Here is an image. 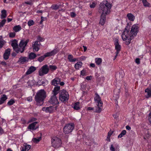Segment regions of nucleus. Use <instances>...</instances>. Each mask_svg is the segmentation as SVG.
I'll use <instances>...</instances> for the list:
<instances>
[{
	"mask_svg": "<svg viewBox=\"0 0 151 151\" xmlns=\"http://www.w3.org/2000/svg\"><path fill=\"white\" fill-rule=\"evenodd\" d=\"M29 41V39H27L26 40H21L19 44V48L18 47L17 41L16 40H14L12 41L11 45L17 52L22 53L24 51L25 47Z\"/></svg>",
	"mask_w": 151,
	"mask_h": 151,
	"instance_id": "2",
	"label": "nucleus"
},
{
	"mask_svg": "<svg viewBox=\"0 0 151 151\" xmlns=\"http://www.w3.org/2000/svg\"><path fill=\"white\" fill-rule=\"evenodd\" d=\"M52 146L55 148L60 147L61 145V140L57 137H53L51 140Z\"/></svg>",
	"mask_w": 151,
	"mask_h": 151,
	"instance_id": "6",
	"label": "nucleus"
},
{
	"mask_svg": "<svg viewBox=\"0 0 151 151\" xmlns=\"http://www.w3.org/2000/svg\"><path fill=\"white\" fill-rule=\"evenodd\" d=\"M49 69L47 65H43L39 70L38 72L39 75L42 76L47 74L49 72Z\"/></svg>",
	"mask_w": 151,
	"mask_h": 151,
	"instance_id": "9",
	"label": "nucleus"
},
{
	"mask_svg": "<svg viewBox=\"0 0 151 151\" xmlns=\"http://www.w3.org/2000/svg\"><path fill=\"white\" fill-rule=\"evenodd\" d=\"M148 119L150 123L151 124V111L150 113L149 114Z\"/></svg>",
	"mask_w": 151,
	"mask_h": 151,
	"instance_id": "53",
	"label": "nucleus"
},
{
	"mask_svg": "<svg viewBox=\"0 0 151 151\" xmlns=\"http://www.w3.org/2000/svg\"><path fill=\"white\" fill-rule=\"evenodd\" d=\"M7 99V96L6 95L3 94L2 95L0 99V105L4 103Z\"/></svg>",
	"mask_w": 151,
	"mask_h": 151,
	"instance_id": "23",
	"label": "nucleus"
},
{
	"mask_svg": "<svg viewBox=\"0 0 151 151\" xmlns=\"http://www.w3.org/2000/svg\"><path fill=\"white\" fill-rule=\"evenodd\" d=\"M49 102L53 105H55L59 104V102L56 96L53 95L51 97L49 101Z\"/></svg>",
	"mask_w": 151,
	"mask_h": 151,
	"instance_id": "11",
	"label": "nucleus"
},
{
	"mask_svg": "<svg viewBox=\"0 0 151 151\" xmlns=\"http://www.w3.org/2000/svg\"><path fill=\"white\" fill-rule=\"evenodd\" d=\"M142 2L144 6L145 7H149L150 4L147 0H142Z\"/></svg>",
	"mask_w": 151,
	"mask_h": 151,
	"instance_id": "35",
	"label": "nucleus"
},
{
	"mask_svg": "<svg viewBox=\"0 0 151 151\" xmlns=\"http://www.w3.org/2000/svg\"><path fill=\"white\" fill-rule=\"evenodd\" d=\"M5 43V42L3 39L2 36H0V49L2 47Z\"/></svg>",
	"mask_w": 151,
	"mask_h": 151,
	"instance_id": "31",
	"label": "nucleus"
},
{
	"mask_svg": "<svg viewBox=\"0 0 151 151\" xmlns=\"http://www.w3.org/2000/svg\"><path fill=\"white\" fill-rule=\"evenodd\" d=\"M60 89V86H56L55 87L53 91V95L56 96L58 93Z\"/></svg>",
	"mask_w": 151,
	"mask_h": 151,
	"instance_id": "24",
	"label": "nucleus"
},
{
	"mask_svg": "<svg viewBox=\"0 0 151 151\" xmlns=\"http://www.w3.org/2000/svg\"><path fill=\"white\" fill-rule=\"evenodd\" d=\"M28 58H27L25 57H21L19 58V60L18 61V62L20 63L23 64L25 62L28 61Z\"/></svg>",
	"mask_w": 151,
	"mask_h": 151,
	"instance_id": "21",
	"label": "nucleus"
},
{
	"mask_svg": "<svg viewBox=\"0 0 151 151\" xmlns=\"http://www.w3.org/2000/svg\"><path fill=\"white\" fill-rule=\"evenodd\" d=\"M21 29V27L20 25L15 26L13 28V30L15 32H19Z\"/></svg>",
	"mask_w": 151,
	"mask_h": 151,
	"instance_id": "27",
	"label": "nucleus"
},
{
	"mask_svg": "<svg viewBox=\"0 0 151 151\" xmlns=\"http://www.w3.org/2000/svg\"><path fill=\"white\" fill-rule=\"evenodd\" d=\"M111 7V4L108 3L107 1H104L101 3L100 4L99 12H102L101 15L106 16L110 12V9Z\"/></svg>",
	"mask_w": 151,
	"mask_h": 151,
	"instance_id": "3",
	"label": "nucleus"
},
{
	"mask_svg": "<svg viewBox=\"0 0 151 151\" xmlns=\"http://www.w3.org/2000/svg\"><path fill=\"white\" fill-rule=\"evenodd\" d=\"M105 16H106L104 15L102 16V15L101 16L99 24L101 25H104L105 23L106 20V17Z\"/></svg>",
	"mask_w": 151,
	"mask_h": 151,
	"instance_id": "20",
	"label": "nucleus"
},
{
	"mask_svg": "<svg viewBox=\"0 0 151 151\" xmlns=\"http://www.w3.org/2000/svg\"><path fill=\"white\" fill-rule=\"evenodd\" d=\"M86 57L85 56H81L80 58V59L81 60H86Z\"/></svg>",
	"mask_w": 151,
	"mask_h": 151,
	"instance_id": "56",
	"label": "nucleus"
},
{
	"mask_svg": "<svg viewBox=\"0 0 151 151\" xmlns=\"http://www.w3.org/2000/svg\"><path fill=\"white\" fill-rule=\"evenodd\" d=\"M115 48L116 50V52H117V54H119L120 51L121 49V46L119 44L115 45Z\"/></svg>",
	"mask_w": 151,
	"mask_h": 151,
	"instance_id": "29",
	"label": "nucleus"
},
{
	"mask_svg": "<svg viewBox=\"0 0 151 151\" xmlns=\"http://www.w3.org/2000/svg\"><path fill=\"white\" fill-rule=\"evenodd\" d=\"M46 97V93L43 89L39 90L35 96V100L37 105L41 106L43 104L44 100Z\"/></svg>",
	"mask_w": 151,
	"mask_h": 151,
	"instance_id": "4",
	"label": "nucleus"
},
{
	"mask_svg": "<svg viewBox=\"0 0 151 151\" xmlns=\"http://www.w3.org/2000/svg\"><path fill=\"white\" fill-rule=\"evenodd\" d=\"M15 33L14 32H10L9 33V37H14L15 36Z\"/></svg>",
	"mask_w": 151,
	"mask_h": 151,
	"instance_id": "47",
	"label": "nucleus"
},
{
	"mask_svg": "<svg viewBox=\"0 0 151 151\" xmlns=\"http://www.w3.org/2000/svg\"><path fill=\"white\" fill-rule=\"evenodd\" d=\"M73 108L76 110L79 109H80L79 103L77 102L75 103L74 105Z\"/></svg>",
	"mask_w": 151,
	"mask_h": 151,
	"instance_id": "34",
	"label": "nucleus"
},
{
	"mask_svg": "<svg viewBox=\"0 0 151 151\" xmlns=\"http://www.w3.org/2000/svg\"><path fill=\"white\" fill-rule=\"evenodd\" d=\"M69 98V95L68 92L64 90L61 91L59 96V99L61 101H66L68 100Z\"/></svg>",
	"mask_w": 151,
	"mask_h": 151,
	"instance_id": "7",
	"label": "nucleus"
},
{
	"mask_svg": "<svg viewBox=\"0 0 151 151\" xmlns=\"http://www.w3.org/2000/svg\"><path fill=\"white\" fill-rule=\"evenodd\" d=\"M36 68L33 66H31L30 67L28 70L26 72V74L27 75H29L34 71H35L36 70Z\"/></svg>",
	"mask_w": 151,
	"mask_h": 151,
	"instance_id": "18",
	"label": "nucleus"
},
{
	"mask_svg": "<svg viewBox=\"0 0 151 151\" xmlns=\"http://www.w3.org/2000/svg\"><path fill=\"white\" fill-rule=\"evenodd\" d=\"M83 63L81 62H78L76 63L75 65V68L77 70L79 69L81 67Z\"/></svg>",
	"mask_w": 151,
	"mask_h": 151,
	"instance_id": "28",
	"label": "nucleus"
},
{
	"mask_svg": "<svg viewBox=\"0 0 151 151\" xmlns=\"http://www.w3.org/2000/svg\"><path fill=\"white\" fill-rule=\"evenodd\" d=\"M126 129L128 130H130L131 129V128L129 126H127L126 127Z\"/></svg>",
	"mask_w": 151,
	"mask_h": 151,
	"instance_id": "60",
	"label": "nucleus"
},
{
	"mask_svg": "<svg viewBox=\"0 0 151 151\" xmlns=\"http://www.w3.org/2000/svg\"><path fill=\"white\" fill-rule=\"evenodd\" d=\"M31 147V145L27 144H24L20 148L21 151H28Z\"/></svg>",
	"mask_w": 151,
	"mask_h": 151,
	"instance_id": "14",
	"label": "nucleus"
},
{
	"mask_svg": "<svg viewBox=\"0 0 151 151\" xmlns=\"http://www.w3.org/2000/svg\"><path fill=\"white\" fill-rule=\"evenodd\" d=\"M74 127V125L73 124H67L63 128V132L65 134H68L72 132Z\"/></svg>",
	"mask_w": 151,
	"mask_h": 151,
	"instance_id": "8",
	"label": "nucleus"
},
{
	"mask_svg": "<svg viewBox=\"0 0 151 151\" xmlns=\"http://www.w3.org/2000/svg\"><path fill=\"white\" fill-rule=\"evenodd\" d=\"M60 81V78H56L52 80V83L53 85L56 86L59 83Z\"/></svg>",
	"mask_w": 151,
	"mask_h": 151,
	"instance_id": "19",
	"label": "nucleus"
},
{
	"mask_svg": "<svg viewBox=\"0 0 151 151\" xmlns=\"http://www.w3.org/2000/svg\"><path fill=\"white\" fill-rule=\"evenodd\" d=\"M127 17L130 21H133L135 19V17L131 13H128L127 15Z\"/></svg>",
	"mask_w": 151,
	"mask_h": 151,
	"instance_id": "25",
	"label": "nucleus"
},
{
	"mask_svg": "<svg viewBox=\"0 0 151 151\" xmlns=\"http://www.w3.org/2000/svg\"><path fill=\"white\" fill-rule=\"evenodd\" d=\"M24 3L26 4L29 5H31L32 4V1L31 0L26 1Z\"/></svg>",
	"mask_w": 151,
	"mask_h": 151,
	"instance_id": "49",
	"label": "nucleus"
},
{
	"mask_svg": "<svg viewBox=\"0 0 151 151\" xmlns=\"http://www.w3.org/2000/svg\"><path fill=\"white\" fill-rule=\"evenodd\" d=\"M4 133L3 129L0 127V134H1Z\"/></svg>",
	"mask_w": 151,
	"mask_h": 151,
	"instance_id": "55",
	"label": "nucleus"
},
{
	"mask_svg": "<svg viewBox=\"0 0 151 151\" xmlns=\"http://www.w3.org/2000/svg\"><path fill=\"white\" fill-rule=\"evenodd\" d=\"M37 122H34L31 124H29L28 127V129L32 130L36 129L38 128V125H37Z\"/></svg>",
	"mask_w": 151,
	"mask_h": 151,
	"instance_id": "13",
	"label": "nucleus"
},
{
	"mask_svg": "<svg viewBox=\"0 0 151 151\" xmlns=\"http://www.w3.org/2000/svg\"><path fill=\"white\" fill-rule=\"evenodd\" d=\"M145 95L146 98H148L151 96V86L147 88L145 90Z\"/></svg>",
	"mask_w": 151,
	"mask_h": 151,
	"instance_id": "15",
	"label": "nucleus"
},
{
	"mask_svg": "<svg viewBox=\"0 0 151 151\" xmlns=\"http://www.w3.org/2000/svg\"><path fill=\"white\" fill-rule=\"evenodd\" d=\"M135 62L137 64H139L140 63V60L139 58H137L135 60Z\"/></svg>",
	"mask_w": 151,
	"mask_h": 151,
	"instance_id": "50",
	"label": "nucleus"
},
{
	"mask_svg": "<svg viewBox=\"0 0 151 151\" xmlns=\"http://www.w3.org/2000/svg\"><path fill=\"white\" fill-rule=\"evenodd\" d=\"M126 133V131L125 130H123L121 133L118 135V138H121Z\"/></svg>",
	"mask_w": 151,
	"mask_h": 151,
	"instance_id": "36",
	"label": "nucleus"
},
{
	"mask_svg": "<svg viewBox=\"0 0 151 151\" xmlns=\"http://www.w3.org/2000/svg\"><path fill=\"white\" fill-rule=\"evenodd\" d=\"M113 133V132L112 131H110L108 133V135H107V139H109V140H110V137H111V135Z\"/></svg>",
	"mask_w": 151,
	"mask_h": 151,
	"instance_id": "43",
	"label": "nucleus"
},
{
	"mask_svg": "<svg viewBox=\"0 0 151 151\" xmlns=\"http://www.w3.org/2000/svg\"><path fill=\"white\" fill-rule=\"evenodd\" d=\"M92 78V76H88L86 78V79L88 80H90L91 79V78Z\"/></svg>",
	"mask_w": 151,
	"mask_h": 151,
	"instance_id": "58",
	"label": "nucleus"
},
{
	"mask_svg": "<svg viewBox=\"0 0 151 151\" xmlns=\"http://www.w3.org/2000/svg\"><path fill=\"white\" fill-rule=\"evenodd\" d=\"M36 120V118H32L29 121V122H31L34 121H35Z\"/></svg>",
	"mask_w": 151,
	"mask_h": 151,
	"instance_id": "59",
	"label": "nucleus"
},
{
	"mask_svg": "<svg viewBox=\"0 0 151 151\" xmlns=\"http://www.w3.org/2000/svg\"><path fill=\"white\" fill-rule=\"evenodd\" d=\"M40 44V43H38L37 41L33 42L32 44L33 50L36 51H38L39 50V47Z\"/></svg>",
	"mask_w": 151,
	"mask_h": 151,
	"instance_id": "12",
	"label": "nucleus"
},
{
	"mask_svg": "<svg viewBox=\"0 0 151 151\" xmlns=\"http://www.w3.org/2000/svg\"><path fill=\"white\" fill-rule=\"evenodd\" d=\"M116 146V145H111L110 147V150L111 151H115Z\"/></svg>",
	"mask_w": 151,
	"mask_h": 151,
	"instance_id": "41",
	"label": "nucleus"
},
{
	"mask_svg": "<svg viewBox=\"0 0 151 151\" xmlns=\"http://www.w3.org/2000/svg\"><path fill=\"white\" fill-rule=\"evenodd\" d=\"M95 60V63L98 65H100L102 62V60L100 58H96Z\"/></svg>",
	"mask_w": 151,
	"mask_h": 151,
	"instance_id": "30",
	"label": "nucleus"
},
{
	"mask_svg": "<svg viewBox=\"0 0 151 151\" xmlns=\"http://www.w3.org/2000/svg\"><path fill=\"white\" fill-rule=\"evenodd\" d=\"M87 109L88 110H92L93 109V108L91 107H89Z\"/></svg>",
	"mask_w": 151,
	"mask_h": 151,
	"instance_id": "61",
	"label": "nucleus"
},
{
	"mask_svg": "<svg viewBox=\"0 0 151 151\" xmlns=\"http://www.w3.org/2000/svg\"><path fill=\"white\" fill-rule=\"evenodd\" d=\"M60 84L61 86H63L64 85V83L63 82H61L59 83Z\"/></svg>",
	"mask_w": 151,
	"mask_h": 151,
	"instance_id": "62",
	"label": "nucleus"
},
{
	"mask_svg": "<svg viewBox=\"0 0 151 151\" xmlns=\"http://www.w3.org/2000/svg\"><path fill=\"white\" fill-rule=\"evenodd\" d=\"M7 16L6 11L5 10L3 9L1 11V18L3 19L5 18Z\"/></svg>",
	"mask_w": 151,
	"mask_h": 151,
	"instance_id": "26",
	"label": "nucleus"
},
{
	"mask_svg": "<svg viewBox=\"0 0 151 151\" xmlns=\"http://www.w3.org/2000/svg\"><path fill=\"white\" fill-rule=\"evenodd\" d=\"M41 139V137H38L37 138H34L32 139V141L34 143H37Z\"/></svg>",
	"mask_w": 151,
	"mask_h": 151,
	"instance_id": "37",
	"label": "nucleus"
},
{
	"mask_svg": "<svg viewBox=\"0 0 151 151\" xmlns=\"http://www.w3.org/2000/svg\"><path fill=\"white\" fill-rule=\"evenodd\" d=\"M11 49L8 48L6 50L4 54V58L5 60L8 59L9 56L10 54Z\"/></svg>",
	"mask_w": 151,
	"mask_h": 151,
	"instance_id": "17",
	"label": "nucleus"
},
{
	"mask_svg": "<svg viewBox=\"0 0 151 151\" xmlns=\"http://www.w3.org/2000/svg\"><path fill=\"white\" fill-rule=\"evenodd\" d=\"M68 59L70 62H73L78 60L77 59L73 58V56L72 55H68Z\"/></svg>",
	"mask_w": 151,
	"mask_h": 151,
	"instance_id": "22",
	"label": "nucleus"
},
{
	"mask_svg": "<svg viewBox=\"0 0 151 151\" xmlns=\"http://www.w3.org/2000/svg\"><path fill=\"white\" fill-rule=\"evenodd\" d=\"M114 40V45L116 44H119V40L117 38H116Z\"/></svg>",
	"mask_w": 151,
	"mask_h": 151,
	"instance_id": "51",
	"label": "nucleus"
},
{
	"mask_svg": "<svg viewBox=\"0 0 151 151\" xmlns=\"http://www.w3.org/2000/svg\"><path fill=\"white\" fill-rule=\"evenodd\" d=\"M7 20L8 22H11V21H12V19H11V18H8L7 19Z\"/></svg>",
	"mask_w": 151,
	"mask_h": 151,
	"instance_id": "64",
	"label": "nucleus"
},
{
	"mask_svg": "<svg viewBox=\"0 0 151 151\" xmlns=\"http://www.w3.org/2000/svg\"><path fill=\"white\" fill-rule=\"evenodd\" d=\"M37 56L33 52L30 53L29 55V58L30 60H32L34 59Z\"/></svg>",
	"mask_w": 151,
	"mask_h": 151,
	"instance_id": "33",
	"label": "nucleus"
},
{
	"mask_svg": "<svg viewBox=\"0 0 151 151\" xmlns=\"http://www.w3.org/2000/svg\"><path fill=\"white\" fill-rule=\"evenodd\" d=\"M95 95L94 100L98 107V108L96 109V111L98 113H100L102 111L103 103L101 98L98 94L96 93Z\"/></svg>",
	"mask_w": 151,
	"mask_h": 151,
	"instance_id": "5",
	"label": "nucleus"
},
{
	"mask_svg": "<svg viewBox=\"0 0 151 151\" xmlns=\"http://www.w3.org/2000/svg\"><path fill=\"white\" fill-rule=\"evenodd\" d=\"M34 24V22L32 20H29L28 22V24L29 26H30Z\"/></svg>",
	"mask_w": 151,
	"mask_h": 151,
	"instance_id": "44",
	"label": "nucleus"
},
{
	"mask_svg": "<svg viewBox=\"0 0 151 151\" xmlns=\"http://www.w3.org/2000/svg\"><path fill=\"white\" fill-rule=\"evenodd\" d=\"M95 6L96 4L94 3H92L90 5V7L91 8H93L95 7Z\"/></svg>",
	"mask_w": 151,
	"mask_h": 151,
	"instance_id": "52",
	"label": "nucleus"
},
{
	"mask_svg": "<svg viewBox=\"0 0 151 151\" xmlns=\"http://www.w3.org/2000/svg\"><path fill=\"white\" fill-rule=\"evenodd\" d=\"M90 65L91 67H93V68L94 67H95V64H94V63H91L90 64Z\"/></svg>",
	"mask_w": 151,
	"mask_h": 151,
	"instance_id": "63",
	"label": "nucleus"
},
{
	"mask_svg": "<svg viewBox=\"0 0 151 151\" xmlns=\"http://www.w3.org/2000/svg\"><path fill=\"white\" fill-rule=\"evenodd\" d=\"M37 40L40 42H43L45 40L44 38L40 36H39L37 37Z\"/></svg>",
	"mask_w": 151,
	"mask_h": 151,
	"instance_id": "45",
	"label": "nucleus"
},
{
	"mask_svg": "<svg viewBox=\"0 0 151 151\" xmlns=\"http://www.w3.org/2000/svg\"><path fill=\"white\" fill-rule=\"evenodd\" d=\"M27 100L29 101H32V98L30 96L27 98Z\"/></svg>",
	"mask_w": 151,
	"mask_h": 151,
	"instance_id": "57",
	"label": "nucleus"
},
{
	"mask_svg": "<svg viewBox=\"0 0 151 151\" xmlns=\"http://www.w3.org/2000/svg\"><path fill=\"white\" fill-rule=\"evenodd\" d=\"M86 71L85 70L83 69L81 71V75L83 76L85 75Z\"/></svg>",
	"mask_w": 151,
	"mask_h": 151,
	"instance_id": "48",
	"label": "nucleus"
},
{
	"mask_svg": "<svg viewBox=\"0 0 151 151\" xmlns=\"http://www.w3.org/2000/svg\"><path fill=\"white\" fill-rule=\"evenodd\" d=\"M37 83L39 85L45 86V84H47L48 83V81L46 80L42 81V82L40 81H38Z\"/></svg>",
	"mask_w": 151,
	"mask_h": 151,
	"instance_id": "32",
	"label": "nucleus"
},
{
	"mask_svg": "<svg viewBox=\"0 0 151 151\" xmlns=\"http://www.w3.org/2000/svg\"><path fill=\"white\" fill-rule=\"evenodd\" d=\"M49 68L51 70H54L57 69V67L55 65H49Z\"/></svg>",
	"mask_w": 151,
	"mask_h": 151,
	"instance_id": "38",
	"label": "nucleus"
},
{
	"mask_svg": "<svg viewBox=\"0 0 151 151\" xmlns=\"http://www.w3.org/2000/svg\"><path fill=\"white\" fill-rule=\"evenodd\" d=\"M45 58H46V57L45 56V55H44L42 56L39 58L38 59V60L40 62H41L44 60Z\"/></svg>",
	"mask_w": 151,
	"mask_h": 151,
	"instance_id": "40",
	"label": "nucleus"
},
{
	"mask_svg": "<svg viewBox=\"0 0 151 151\" xmlns=\"http://www.w3.org/2000/svg\"><path fill=\"white\" fill-rule=\"evenodd\" d=\"M139 27L138 24L133 25L131 28L130 32L128 27H126L122 35V39L125 41V44L129 45L131 40L137 35L139 31Z\"/></svg>",
	"mask_w": 151,
	"mask_h": 151,
	"instance_id": "1",
	"label": "nucleus"
},
{
	"mask_svg": "<svg viewBox=\"0 0 151 151\" xmlns=\"http://www.w3.org/2000/svg\"><path fill=\"white\" fill-rule=\"evenodd\" d=\"M57 107L55 106L54 107L52 106H50L47 107H43L42 108V110L43 111H45L46 113H52L53 112L57 109Z\"/></svg>",
	"mask_w": 151,
	"mask_h": 151,
	"instance_id": "10",
	"label": "nucleus"
},
{
	"mask_svg": "<svg viewBox=\"0 0 151 151\" xmlns=\"http://www.w3.org/2000/svg\"><path fill=\"white\" fill-rule=\"evenodd\" d=\"M70 15L71 17H73L75 16L76 14L74 12H72L70 13Z\"/></svg>",
	"mask_w": 151,
	"mask_h": 151,
	"instance_id": "54",
	"label": "nucleus"
},
{
	"mask_svg": "<svg viewBox=\"0 0 151 151\" xmlns=\"http://www.w3.org/2000/svg\"><path fill=\"white\" fill-rule=\"evenodd\" d=\"M51 8L53 9H56L59 8V6L57 5H53Z\"/></svg>",
	"mask_w": 151,
	"mask_h": 151,
	"instance_id": "46",
	"label": "nucleus"
},
{
	"mask_svg": "<svg viewBox=\"0 0 151 151\" xmlns=\"http://www.w3.org/2000/svg\"><path fill=\"white\" fill-rule=\"evenodd\" d=\"M15 102V100L14 99H11L10 101H9L8 103L7 104L8 105L10 106L13 104Z\"/></svg>",
	"mask_w": 151,
	"mask_h": 151,
	"instance_id": "39",
	"label": "nucleus"
},
{
	"mask_svg": "<svg viewBox=\"0 0 151 151\" xmlns=\"http://www.w3.org/2000/svg\"><path fill=\"white\" fill-rule=\"evenodd\" d=\"M6 22V20L5 19H4L2 20L0 22V27H3L5 24Z\"/></svg>",
	"mask_w": 151,
	"mask_h": 151,
	"instance_id": "42",
	"label": "nucleus"
},
{
	"mask_svg": "<svg viewBox=\"0 0 151 151\" xmlns=\"http://www.w3.org/2000/svg\"><path fill=\"white\" fill-rule=\"evenodd\" d=\"M58 51L56 49H55L50 52H47L45 54V56L46 57L53 56Z\"/></svg>",
	"mask_w": 151,
	"mask_h": 151,
	"instance_id": "16",
	"label": "nucleus"
}]
</instances>
